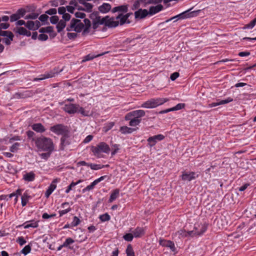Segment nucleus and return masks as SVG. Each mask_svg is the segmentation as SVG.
<instances>
[{
  "label": "nucleus",
  "instance_id": "1",
  "mask_svg": "<svg viewBox=\"0 0 256 256\" xmlns=\"http://www.w3.org/2000/svg\"><path fill=\"white\" fill-rule=\"evenodd\" d=\"M36 147L43 151L52 152L54 150V144L50 138L42 136L37 138L35 140Z\"/></svg>",
  "mask_w": 256,
  "mask_h": 256
},
{
  "label": "nucleus",
  "instance_id": "2",
  "mask_svg": "<svg viewBox=\"0 0 256 256\" xmlns=\"http://www.w3.org/2000/svg\"><path fill=\"white\" fill-rule=\"evenodd\" d=\"M91 151L94 155L98 158H104L102 153L108 154L110 151L109 146L104 142H100L96 146H92Z\"/></svg>",
  "mask_w": 256,
  "mask_h": 256
},
{
  "label": "nucleus",
  "instance_id": "3",
  "mask_svg": "<svg viewBox=\"0 0 256 256\" xmlns=\"http://www.w3.org/2000/svg\"><path fill=\"white\" fill-rule=\"evenodd\" d=\"M168 101L166 98H151L144 102L141 107L147 108H152L164 104Z\"/></svg>",
  "mask_w": 256,
  "mask_h": 256
},
{
  "label": "nucleus",
  "instance_id": "4",
  "mask_svg": "<svg viewBox=\"0 0 256 256\" xmlns=\"http://www.w3.org/2000/svg\"><path fill=\"white\" fill-rule=\"evenodd\" d=\"M50 130L57 135H64L66 133H70L67 126L62 124H57L50 128Z\"/></svg>",
  "mask_w": 256,
  "mask_h": 256
},
{
  "label": "nucleus",
  "instance_id": "5",
  "mask_svg": "<svg viewBox=\"0 0 256 256\" xmlns=\"http://www.w3.org/2000/svg\"><path fill=\"white\" fill-rule=\"evenodd\" d=\"M62 70L63 68L58 70V68H55L50 72H46L45 74L40 75V78H34L33 81L41 80L46 78L55 77L58 74L62 72Z\"/></svg>",
  "mask_w": 256,
  "mask_h": 256
},
{
  "label": "nucleus",
  "instance_id": "6",
  "mask_svg": "<svg viewBox=\"0 0 256 256\" xmlns=\"http://www.w3.org/2000/svg\"><path fill=\"white\" fill-rule=\"evenodd\" d=\"M192 8L189 9L187 10H186L177 16H173L169 20H168L166 21V22L170 21L172 20H174L176 18H178V19H185L187 18H192L196 15V12L192 11L190 12Z\"/></svg>",
  "mask_w": 256,
  "mask_h": 256
},
{
  "label": "nucleus",
  "instance_id": "7",
  "mask_svg": "<svg viewBox=\"0 0 256 256\" xmlns=\"http://www.w3.org/2000/svg\"><path fill=\"white\" fill-rule=\"evenodd\" d=\"M146 112L144 110H135L128 113L125 116V120H128L132 117L136 119H141L140 118L144 116Z\"/></svg>",
  "mask_w": 256,
  "mask_h": 256
},
{
  "label": "nucleus",
  "instance_id": "8",
  "mask_svg": "<svg viewBox=\"0 0 256 256\" xmlns=\"http://www.w3.org/2000/svg\"><path fill=\"white\" fill-rule=\"evenodd\" d=\"M164 138V136L162 134L155 135L149 137L147 140L148 145L150 146H155L158 141H161Z\"/></svg>",
  "mask_w": 256,
  "mask_h": 256
},
{
  "label": "nucleus",
  "instance_id": "9",
  "mask_svg": "<svg viewBox=\"0 0 256 256\" xmlns=\"http://www.w3.org/2000/svg\"><path fill=\"white\" fill-rule=\"evenodd\" d=\"M78 107V104H66L64 107V110L69 114H74L77 112Z\"/></svg>",
  "mask_w": 256,
  "mask_h": 256
},
{
  "label": "nucleus",
  "instance_id": "10",
  "mask_svg": "<svg viewBox=\"0 0 256 256\" xmlns=\"http://www.w3.org/2000/svg\"><path fill=\"white\" fill-rule=\"evenodd\" d=\"M159 244L162 246L169 248L172 252H175L176 250L174 242L171 240L160 239Z\"/></svg>",
  "mask_w": 256,
  "mask_h": 256
},
{
  "label": "nucleus",
  "instance_id": "11",
  "mask_svg": "<svg viewBox=\"0 0 256 256\" xmlns=\"http://www.w3.org/2000/svg\"><path fill=\"white\" fill-rule=\"evenodd\" d=\"M70 139L69 133H66V134L62 136V137L60 138V150H64V148L66 146L70 144Z\"/></svg>",
  "mask_w": 256,
  "mask_h": 256
},
{
  "label": "nucleus",
  "instance_id": "12",
  "mask_svg": "<svg viewBox=\"0 0 256 256\" xmlns=\"http://www.w3.org/2000/svg\"><path fill=\"white\" fill-rule=\"evenodd\" d=\"M74 24H72V26H74V31L76 32H80L84 30V24L81 22L80 20L73 18Z\"/></svg>",
  "mask_w": 256,
  "mask_h": 256
},
{
  "label": "nucleus",
  "instance_id": "13",
  "mask_svg": "<svg viewBox=\"0 0 256 256\" xmlns=\"http://www.w3.org/2000/svg\"><path fill=\"white\" fill-rule=\"evenodd\" d=\"M198 176V174L196 175L194 172H190L189 173L185 172H182V174L181 176L182 180L186 181H190L192 180L196 179Z\"/></svg>",
  "mask_w": 256,
  "mask_h": 256
},
{
  "label": "nucleus",
  "instance_id": "14",
  "mask_svg": "<svg viewBox=\"0 0 256 256\" xmlns=\"http://www.w3.org/2000/svg\"><path fill=\"white\" fill-rule=\"evenodd\" d=\"M134 17L136 20L142 19L148 15V10L146 9L140 8L134 12Z\"/></svg>",
  "mask_w": 256,
  "mask_h": 256
},
{
  "label": "nucleus",
  "instance_id": "15",
  "mask_svg": "<svg viewBox=\"0 0 256 256\" xmlns=\"http://www.w3.org/2000/svg\"><path fill=\"white\" fill-rule=\"evenodd\" d=\"M58 182L57 179H54L52 180L51 184L50 185V186L48 187V188L46 190L45 192V196L46 198H48L52 194V193L54 192V190L56 188V183Z\"/></svg>",
  "mask_w": 256,
  "mask_h": 256
},
{
  "label": "nucleus",
  "instance_id": "16",
  "mask_svg": "<svg viewBox=\"0 0 256 256\" xmlns=\"http://www.w3.org/2000/svg\"><path fill=\"white\" fill-rule=\"evenodd\" d=\"M31 127L33 130L38 133H43L46 130V128L41 123L34 124Z\"/></svg>",
  "mask_w": 256,
  "mask_h": 256
},
{
  "label": "nucleus",
  "instance_id": "17",
  "mask_svg": "<svg viewBox=\"0 0 256 256\" xmlns=\"http://www.w3.org/2000/svg\"><path fill=\"white\" fill-rule=\"evenodd\" d=\"M116 19L118 20L120 26H122L124 24H129L131 22L130 20L128 19L122 13L118 14L116 17Z\"/></svg>",
  "mask_w": 256,
  "mask_h": 256
},
{
  "label": "nucleus",
  "instance_id": "18",
  "mask_svg": "<svg viewBox=\"0 0 256 256\" xmlns=\"http://www.w3.org/2000/svg\"><path fill=\"white\" fill-rule=\"evenodd\" d=\"M164 8V6L161 4H158L156 6H152L150 8L148 14L152 16L160 11L162 10Z\"/></svg>",
  "mask_w": 256,
  "mask_h": 256
},
{
  "label": "nucleus",
  "instance_id": "19",
  "mask_svg": "<svg viewBox=\"0 0 256 256\" xmlns=\"http://www.w3.org/2000/svg\"><path fill=\"white\" fill-rule=\"evenodd\" d=\"M84 30L82 32V35L85 36L90 32V28L91 26V22L88 18H84Z\"/></svg>",
  "mask_w": 256,
  "mask_h": 256
},
{
  "label": "nucleus",
  "instance_id": "20",
  "mask_svg": "<svg viewBox=\"0 0 256 256\" xmlns=\"http://www.w3.org/2000/svg\"><path fill=\"white\" fill-rule=\"evenodd\" d=\"M128 10V4H124L119 6H116L114 8L112 12V13H114L116 12H127Z\"/></svg>",
  "mask_w": 256,
  "mask_h": 256
},
{
  "label": "nucleus",
  "instance_id": "21",
  "mask_svg": "<svg viewBox=\"0 0 256 256\" xmlns=\"http://www.w3.org/2000/svg\"><path fill=\"white\" fill-rule=\"evenodd\" d=\"M135 238H140L145 234V230L142 227H137L132 232Z\"/></svg>",
  "mask_w": 256,
  "mask_h": 256
},
{
  "label": "nucleus",
  "instance_id": "22",
  "mask_svg": "<svg viewBox=\"0 0 256 256\" xmlns=\"http://www.w3.org/2000/svg\"><path fill=\"white\" fill-rule=\"evenodd\" d=\"M233 100V99L230 97L227 98L226 100H220L218 102H212L211 104H208V108H212L216 106H218L221 104H228L230 102Z\"/></svg>",
  "mask_w": 256,
  "mask_h": 256
},
{
  "label": "nucleus",
  "instance_id": "23",
  "mask_svg": "<svg viewBox=\"0 0 256 256\" xmlns=\"http://www.w3.org/2000/svg\"><path fill=\"white\" fill-rule=\"evenodd\" d=\"M111 5L108 3H104L102 5L98 8L99 12L102 14H106L111 10Z\"/></svg>",
  "mask_w": 256,
  "mask_h": 256
},
{
  "label": "nucleus",
  "instance_id": "24",
  "mask_svg": "<svg viewBox=\"0 0 256 256\" xmlns=\"http://www.w3.org/2000/svg\"><path fill=\"white\" fill-rule=\"evenodd\" d=\"M119 25L118 20H114V18H110L107 19L106 26L108 28H116Z\"/></svg>",
  "mask_w": 256,
  "mask_h": 256
},
{
  "label": "nucleus",
  "instance_id": "25",
  "mask_svg": "<svg viewBox=\"0 0 256 256\" xmlns=\"http://www.w3.org/2000/svg\"><path fill=\"white\" fill-rule=\"evenodd\" d=\"M22 226L24 228H36L38 226V221H34V220L27 221Z\"/></svg>",
  "mask_w": 256,
  "mask_h": 256
},
{
  "label": "nucleus",
  "instance_id": "26",
  "mask_svg": "<svg viewBox=\"0 0 256 256\" xmlns=\"http://www.w3.org/2000/svg\"><path fill=\"white\" fill-rule=\"evenodd\" d=\"M36 174L33 172H27L23 176V179L26 182H32L35 179Z\"/></svg>",
  "mask_w": 256,
  "mask_h": 256
},
{
  "label": "nucleus",
  "instance_id": "27",
  "mask_svg": "<svg viewBox=\"0 0 256 256\" xmlns=\"http://www.w3.org/2000/svg\"><path fill=\"white\" fill-rule=\"evenodd\" d=\"M120 194V190L119 189L116 188L114 190L110 197V198L108 200V202H112L113 201H114L116 199L118 196H119Z\"/></svg>",
  "mask_w": 256,
  "mask_h": 256
},
{
  "label": "nucleus",
  "instance_id": "28",
  "mask_svg": "<svg viewBox=\"0 0 256 256\" xmlns=\"http://www.w3.org/2000/svg\"><path fill=\"white\" fill-rule=\"evenodd\" d=\"M30 198V196L26 191L25 192L21 197L22 205V206H26Z\"/></svg>",
  "mask_w": 256,
  "mask_h": 256
},
{
  "label": "nucleus",
  "instance_id": "29",
  "mask_svg": "<svg viewBox=\"0 0 256 256\" xmlns=\"http://www.w3.org/2000/svg\"><path fill=\"white\" fill-rule=\"evenodd\" d=\"M0 36H6L11 40H13L14 37V34L10 31H2L1 29L0 30Z\"/></svg>",
  "mask_w": 256,
  "mask_h": 256
},
{
  "label": "nucleus",
  "instance_id": "30",
  "mask_svg": "<svg viewBox=\"0 0 256 256\" xmlns=\"http://www.w3.org/2000/svg\"><path fill=\"white\" fill-rule=\"evenodd\" d=\"M134 128H128L126 126H122L120 128V132L123 134H131L134 130Z\"/></svg>",
  "mask_w": 256,
  "mask_h": 256
},
{
  "label": "nucleus",
  "instance_id": "31",
  "mask_svg": "<svg viewBox=\"0 0 256 256\" xmlns=\"http://www.w3.org/2000/svg\"><path fill=\"white\" fill-rule=\"evenodd\" d=\"M66 26V22L62 20H60L57 25L56 28L58 32H61Z\"/></svg>",
  "mask_w": 256,
  "mask_h": 256
},
{
  "label": "nucleus",
  "instance_id": "32",
  "mask_svg": "<svg viewBox=\"0 0 256 256\" xmlns=\"http://www.w3.org/2000/svg\"><path fill=\"white\" fill-rule=\"evenodd\" d=\"M82 182V180H79L76 182H72L71 184L68 186L66 190V193L68 194L72 190V188L74 187L76 185Z\"/></svg>",
  "mask_w": 256,
  "mask_h": 256
},
{
  "label": "nucleus",
  "instance_id": "33",
  "mask_svg": "<svg viewBox=\"0 0 256 256\" xmlns=\"http://www.w3.org/2000/svg\"><path fill=\"white\" fill-rule=\"evenodd\" d=\"M129 125L130 126H134L138 125L141 122V119H136L134 118H131L130 120Z\"/></svg>",
  "mask_w": 256,
  "mask_h": 256
},
{
  "label": "nucleus",
  "instance_id": "34",
  "mask_svg": "<svg viewBox=\"0 0 256 256\" xmlns=\"http://www.w3.org/2000/svg\"><path fill=\"white\" fill-rule=\"evenodd\" d=\"M74 242V241L72 238H68L66 240L65 242L63 243V246H64V247L65 248L68 247L69 248L72 249V248H71L69 246L73 244Z\"/></svg>",
  "mask_w": 256,
  "mask_h": 256
},
{
  "label": "nucleus",
  "instance_id": "35",
  "mask_svg": "<svg viewBox=\"0 0 256 256\" xmlns=\"http://www.w3.org/2000/svg\"><path fill=\"white\" fill-rule=\"evenodd\" d=\"M39 32L40 33H49L52 32V26H48L45 28H41L39 29Z\"/></svg>",
  "mask_w": 256,
  "mask_h": 256
},
{
  "label": "nucleus",
  "instance_id": "36",
  "mask_svg": "<svg viewBox=\"0 0 256 256\" xmlns=\"http://www.w3.org/2000/svg\"><path fill=\"white\" fill-rule=\"evenodd\" d=\"M126 254L127 256H134V252L132 247L130 244L127 246V248L126 249Z\"/></svg>",
  "mask_w": 256,
  "mask_h": 256
},
{
  "label": "nucleus",
  "instance_id": "37",
  "mask_svg": "<svg viewBox=\"0 0 256 256\" xmlns=\"http://www.w3.org/2000/svg\"><path fill=\"white\" fill-rule=\"evenodd\" d=\"M99 218L102 222H104L108 221L110 220V216L108 213H106L100 215L99 216Z\"/></svg>",
  "mask_w": 256,
  "mask_h": 256
},
{
  "label": "nucleus",
  "instance_id": "38",
  "mask_svg": "<svg viewBox=\"0 0 256 256\" xmlns=\"http://www.w3.org/2000/svg\"><path fill=\"white\" fill-rule=\"evenodd\" d=\"M32 248L30 244H28L26 246L21 250V253L24 255H26L28 253H30L31 251Z\"/></svg>",
  "mask_w": 256,
  "mask_h": 256
},
{
  "label": "nucleus",
  "instance_id": "39",
  "mask_svg": "<svg viewBox=\"0 0 256 256\" xmlns=\"http://www.w3.org/2000/svg\"><path fill=\"white\" fill-rule=\"evenodd\" d=\"M26 26L30 30H35L34 22L28 20L26 24Z\"/></svg>",
  "mask_w": 256,
  "mask_h": 256
},
{
  "label": "nucleus",
  "instance_id": "40",
  "mask_svg": "<svg viewBox=\"0 0 256 256\" xmlns=\"http://www.w3.org/2000/svg\"><path fill=\"white\" fill-rule=\"evenodd\" d=\"M114 122H111L106 124L103 128L105 132H107L108 131L110 130L114 126Z\"/></svg>",
  "mask_w": 256,
  "mask_h": 256
},
{
  "label": "nucleus",
  "instance_id": "41",
  "mask_svg": "<svg viewBox=\"0 0 256 256\" xmlns=\"http://www.w3.org/2000/svg\"><path fill=\"white\" fill-rule=\"evenodd\" d=\"M89 167H90L92 170H98L104 168V166H102V164L92 163H90V164H89Z\"/></svg>",
  "mask_w": 256,
  "mask_h": 256
},
{
  "label": "nucleus",
  "instance_id": "42",
  "mask_svg": "<svg viewBox=\"0 0 256 256\" xmlns=\"http://www.w3.org/2000/svg\"><path fill=\"white\" fill-rule=\"evenodd\" d=\"M20 146V144L18 142H15L10 148V151L12 152H16Z\"/></svg>",
  "mask_w": 256,
  "mask_h": 256
},
{
  "label": "nucleus",
  "instance_id": "43",
  "mask_svg": "<svg viewBox=\"0 0 256 256\" xmlns=\"http://www.w3.org/2000/svg\"><path fill=\"white\" fill-rule=\"evenodd\" d=\"M134 236L132 233L126 234L124 236L123 238L124 240L127 242H131Z\"/></svg>",
  "mask_w": 256,
  "mask_h": 256
},
{
  "label": "nucleus",
  "instance_id": "44",
  "mask_svg": "<svg viewBox=\"0 0 256 256\" xmlns=\"http://www.w3.org/2000/svg\"><path fill=\"white\" fill-rule=\"evenodd\" d=\"M140 4L141 3L140 0H136V1H134L131 8L132 10H136L140 9L139 8L140 6Z\"/></svg>",
  "mask_w": 256,
  "mask_h": 256
},
{
  "label": "nucleus",
  "instance_id": "45",
  "mask_svg": "<svg viewBox=\"0 0 256 256\" xmlns=\"http://www.w3.org/2000/svg\"><path fill=\"white\" fill-rule=\"evenodd\" d=\"M26 136L28 139L32 140V141H34L36 138H34L35 133L32 130H28L26 132Z\"/></svg>",
  "mask_w": 256,
  "mask_h": 256
},
{
  "label": "nucleus",
  "instance_id": "46",
  "mask_svg": "<svg viewBox=\"0 0 256 256\" xmlns=\"http://www.w3.org/2000/svg\"><path fill=\"white\" fill-rule=\"evenodd\" d=\"M77 112H80L81 114L84 116H89V112L86 111L84 108L82 107H78V110Z\"/></svg>",
  "mask_w": 256,
  "mask_h": 256
},
{
  "label": "nucleus",
  "instance_id": "47",
  "mask_svg": "<svg viewBox=\"0 0 256 256\" xmlns=\"http://www.w3.org/2000/svg\"><path fill=\"white\" fill-rule=\"evenodd\" d=\"M96 185V182L94 181L92 182L88 186H86L85 188H84L83 190H82V192L84 193L87 191H90L92 190L94 186Z\"/></svg>",
  "mask_w": 256,
  "mask_h": 256
},
{
  "label": "nucleus",
  "instance_id": "48",
  "mask_svg": "<svg viewBox=\"0 0 256 256\" xmlns=\"http://www.w3.org/2000/svg\"><path fill=\"white\" fill-rule=\"evenodd\" d=\"M80 220L76 216H74L73 218V220L72 222V226H76L80 224Z\"/></svg>",
  "mask_w": 256,
  "mask_h": 256
},
{
  "label": "nucleus",
  "instance_id": "49",
  "mask_svg": "<svg viewBox=\"0 0 256 256\" xmlns=\"http://www.w3.org/2000/svg\"><path fill=\"white\" fill-rule=\"evenodd\" d=\"M84 11L87 12H90L93 7V5L90 3L86 2L84 4Z\"/></svg>",
  "mask_w": 256,
  "mask_h": 256
},
{
  "label": "nucleus",
  "instance_id": "50",
  "mask_svg": "<svg viewBox=\"0 0 256 256\" xmlns=\"http://www.w3.org/2000/svg\"><path fill=\"white\" fill-rule=\"evenodd\" d=\"M38 16V14L37 13H31L28 15H27L25 17V19H32V20H35L36 19Z\"/></svg>",
  "mask_w": 256,
  "mask_h": 256
},
{
  "label": "nucleus",
  "instance_id": "51",
  "mask_svg": "<svg viewBox=\"0 0 256 256\" xmlns=\"http://www.w3.org/2000/svg\"><path fill=\"white\" fill-rule=\"evenodd\" d=\"M256 24V17L252 20L249 24L246 25L244 28H252Z\"/></svg>",
  "mask_w": 256,
  "mask_h": 256
},
{
  "label": "nucleus",
  "instance_id": "52",
  "mask_svg": "<svg viewBox=\"0 0 256 256\" xmlns=\"http://www.w3.org/2000/svg\"><path fill=\"white\" fill-rule=\"evenodd\" d=\"M100 55L101 54H98V55L96 56H91L90 54L86 55V56H85L84 57V58L82 60V62H86V61L92 60L94 58L98 57V56H100Z\"/></svg>",
  "mask_w": 256,
  "mask_h": 256
},
{
  "label": "nucleus",
  "instance_id": "53",
  "mask_svg": "<svg viewBox=\"0 0 256 256\" xmlns=\"http://www.w3.org/2000/svg\"><path fill=\"white\" fill-rule=\"evenodd\" d=\"M78 32H68L67 36L70 40H74L78 36Z\"/></svg>",
  "mask_w": 256,
  "mask_h": 256
},
{
  "label": "nucleus",
  "instance_id": "54",
  "mask_svg": "<svg viewBox=\"0 0 256 256\" xmlns=\"http://www.w3.org/2000/svg\"><path fill=\"white\" fill-rule=\"evenodd\" d=\"M16 242L18 243L20 246H23L26 242V240H24V238L22 236L18 237V238L16 239Z\"/></svg>",
  "mask_w": 256,
  "mask_h": 256
},
{
  "label": "nucleus",
  "instance_id": "55",
  "mask_svg": "<svg viewBox=\"0 0 256 256\" xmlns=\"http://www.w3.org/2000/svg\"><path fill=\"white\" fill-rule=\"evenodd\" d=\"M50 22L52 24H56L59 22V18L56 16H53L50 18Z\"/></svg>",
  "mask_w": 256,
  "mask_h": 256
},
{
  "label": "nucleus",
  "instance_id": "56",
  "mask_svg": "<svg viewBox=\"0 0 256 256\" xmlns=\"http://www.w3.org/2000/svg\"><path fill=\"white\" fill-rule=\"evenodd\" d=\"M26 32V30L24 28L19 27L18 28L16 32L18 33L20 35L24 36Z\"/></svg>",
  "mask_w": 256,
  "mask_h": 256
},
{
  "label": "nucleus",
  "instance_id": "57",
  "mask_svg": "<svg viewBox=\"0 0 256 256\" xmlns=\"http://www.w3.org/2000/svg\"><path fill=\"white\" fill-rule=\"evenodd\" d=\"M99 16V12L95 11L90 14V18L93 21Z\"/></svg>",
  "mask_w": 256,
  "mask_h": 256
},
{
  "label": "nucleus",
  "instance_id": "58",
  "mask_svg": "<svg viewBox=\"0 0 256 256\" xmlns=\"http://www.w3.org/2000/svg\"><path fill=\"white\" fill-rule=\"evenodd\" d=\"M184 106H185L184 104L180 103V104H178L175 106H174L172 108V110L174 111V110H181V109L184 108Z\"/></svg>",
  "mask_w": 256,
  "mask_h": 256
},
{
  "label": "nucleus",
  "instance_id": "59",
  "mask_svg": "<svg viewBox=\"0 0 256 256\" xmlns=\"http://www.w3.org/2000/svg\"><path fill=\"white\" fill-rule=\"evenodd\" d=\"M20 18V16L18 14H17L16 13H15V14H14L12 15H11V16H10V21L11 22H14L18 20Z\"/></svg>",
  "mask_w": 256,
  "mask_h": 256
},
{
  "label": "nucleus",
  "instance_id": "60",
  "mask_svg": "<svg viewBox=\"0 0 256 256\" xmlns=\"http://www.w3.org/2000/svg\"><path fill=\"white\" fill-rule=\"evenodd\" d=\"M72 210V208L70 206L68 207V208L59 211L60 216H62L63 215L68 213Z\"/></svg>",
  "mask_w": 256,
  "mask_h": 256
},
{
  "label": "nucleus",
  "instance_id": "61",
  "mask_svg": "<svg viewBox=\"0 0 256 256\" xmlns=\"http://www.w3.org/2000/svg\"><path fill=\"white\" fill-rule=\"evenodd\" d=\"M26 12V10L24 8H20L18 9L16 14H18L20 18L23 17Z\"/></svg>",
  "mask_w": 256,
  "mask_h": 256
},
{
  "label": "nucleus",
  "instance_id": "62",
  "mask_svg": "<svg viewBox=\"0 0 256 256\" xmlns=\"http://www.w3.org/2000/svg\"><path fill=\"white\" fill-rule=\"evenodd\" d=\"M38 39L40 41H46L48 39V36L42 33L38 36Z\"/></svg>",
  "mask_w": 256,
  "mask_h": 256
},
{
  "label": "nucleus",
  "instance_id": "63",
  "mask_svg": "<svg viewBox=\"0 0 256 256\" xmlns=\"http://www.w3.org/2000/svg\"><path fill=\"white\" fill-rule=\"evenodd\" d=\"M62 20H64L65 22L68 21L71 18V16L69 14L66 12L62 14Z\"/></svg>",
  "mask_w": 256,
  "mask_h": 256
},
{
  "label": "nucleus",
  "instance_id": "64",
  "mask_svg": "<svg viewBox=\"0 0 256 256\" xmlns=\"http://www.w3.org/2000/svg\"><path fill=\"white\" fill-rule=\"evenodd\" d=\"M56 8H50L48 10H46V14H49V15H54L56 14Z\"/></svg>",
  "mask_w": 256,
  "mask_h": 256
}]
</instances>
